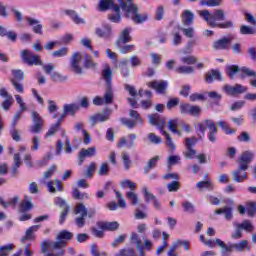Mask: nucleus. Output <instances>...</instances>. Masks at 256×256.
<instances>
[{"label": "nucleus", "mask_w": 256, "mask_h": 256, "mask_svg": "<svg viewBox=\"0 0 256 256\" xmlns=\"http://www.w3.org/2000/svg\"><path fill=\"white\" fill-rule=\"evenodd\" d=\"M198 15L208 23L210 27H219V29H231L233 22L226 21L224 23H217V21H225V11L217 9L213 13L209 10H199Z\"/></svg>", "instance_id": "1"}, {"label": "nucleus", "mask_w": 256, "mask_h": 256, "mask_svg": "<svg viewBox=\"0 0 256 256\" xmlns=\"http://www.w3.org/2000/svg\"><path fill=\"white\" fill-rule=\"evenodd\" d=\"M73 239V232L62 230L58 233L56 241L45 240L40 244V248L43 254L48 251H55L57 249H65L67 247V241Z\"/></svg>", "instance_id": "2"}, {"label": "nucleus", "mask_w": 256, "mask_h": 256, "mask_svg": "<svg viewBox=\"0 0 256 256\" xmlns=\"http://www.w3.org/2000/svg\"><path fill=\"white\" fill-rule=\"evenodd\" d=\"M150 125H154L155 127H158V129L161 131L162 135L166 137V145L168 147V151L170 153H173L177 147L175 146V142H173V139L171 138V135L165 131V117L161 116L160 114H151L148 116Z\"/></svg>", "instance_id": "3"}, {"label": "nucleus", "mask_w": 256, "mask_h": 256, "mask_svg": "<svg viewBox=\"0 0 256 256\" xmlns=\"http://www.w3.org/2000/svg\"><path fill=\"white\" fill-rule=\"evenodd\" d=\"M216 243L220 249H222V253H233L234 251H237L238 253H243V251H251V246H249V241L247 240H241L237 243H231L228 242L227 244L219 239L216 238Z\"/></svg>", "instance_id": "4"}, {"label": "nucleus", "mask_w": 256, "mask_h": 256, "mask_svg": "<svg viewBox=\"0 0 256 256\" xmlns=\"http://www.w3.org/2000/svg\"><path fill=\"white\" fill-rule=\"evenodd\" d=\"M75 215H80L75 218V224L78 229H83L85 227V218L87 217H95V208H90L87 212V207L85 204L78 203L74 208Z\"/></svg>", "instance_id": "5"}, {"label": "nucleus", "mask_w": 256, "mask_h": 256, "mask_svg": "<svg viewBox=\"0 0 256 256\" xmlns=\"http://www.w3.org/2000/svg\"><path fill=\"white\" fill-rule=\"evenodd\" d=\"M122 11H124L125 17H127V19H132V21L137 24L145 23V21L148 19L147 14L139 13L137 5L131 2V0H128V5L123 8Z\"/></svg>", "instance_id": "6"}, {"label": "nucleus", "mask_w": 256, "mask_h": 256, "mask_svg": "<svg viewBox=\"0 0 256 256\" xmlns=\"http://www.w3.org/2000/svg\"><path fill=\"white\" fill-rule=\"evenodd\" d=\"M199 131L202 133V135H200V139H203V137H205V131H207V129H209L208 132V139L211 143H215V141H217V126H215V122L213 120H209L206 119L200 123H198L197 125Z\"/></svg>", "instance_id": "7"}, {"label": "nucleus", "mask_w": 256, "mask_h": 256, "mask_svg": "<svg viewBox=\"0 0 256 256\" xmlns=\"http://www.w3.org/2000/svg\"><path fill=\"white\" fill-rule=\"evenodd\" d=\"M31 119H32L33 125L29 127V131L34 135L41 133V131H43V128L45 127V120L43 119V117L39 115V112L32 111Z\"/></svg>", "instance_id": "8"}, {"label": "nucleus", "mask_w": 256, "mask_h": 256, "mask_svg": "<svg viewBox=\"0 0 256 256\" xmlns=\"http://www.w3.org/2000/svg\"><path fill=\"white\" fill-rule=\"evenodd\" d=\"M25 79V74L22 70H12V78L10 79V83L14 87L17 93H25V88L21 81Z\"/></svg>", "instance_id": "9"}, {"label": "nucleus", "mask_w": 256, "mask_h": 256, "mask_svg": "<svg viewBox=\"0 0 256 256\" xmlns=\"http://www.w3.org/2000/svg\"><path fill=\"white\" fill-rule=\"evenodd\" d=\"M20 55L22 61L27 65H43V61H41V57L39 55L34 54L29 50H21Z\"/></svg>", "instance_id": "10"}, {"label": "nucleus", "mask_w": 256, "mask_h": 256, "mask_svg": "<svg viewBox=\"0 0 256 256\" xmlns=\"http://www.w3.org/2000/svg\"><path fill=\"white\" fill-rule=\"evenodd\" d=\"M54 204L60 207V209H63L59 219L60 225H63L65 223V219H67V215H69V211L71 208L69 207V205H67V202L61 197L55 198Z\"/></svg>", "instance_id": "11"}, {"label": "nucleus", "mask_w": 256, "mask_h": 256, "mask_svg": "<svg viewBox=\"0 0 256 256\" xmlns=\"http://www.w3.org/2000/svg\"><path fill=\"white\" fill-rule=\"evenodd\" d=\"M81 61H83V56L79 52H74L70 60V67L76 75H81L83 73Z\"/></svg>", "instance_id": "12"}, {"label": "nucleus", "mask_w": 256, "mask_h": 256, "mask_svg": "<svg viewBox=\"0 0 256 256\" xmlns=\"http://www.w3.org/2000/svg\"><path fill=\"white\" fill-rule=\"evenodd\" d=\"M233 39H235V37L233 36L220 38L213 42L212 48L214 49V51H225L229 49V46L231 45V41H233Z\"/></svg>", "instance_id": "13"}, {"label": "nucleus", "mask_w": 256, "mask_h": 256, "mask_svg": "<svg viewBox=\"0 0 256 256\" xmlns=\"http://www.w3.org/2000/svg\"><path fill=\"white\" fill-rule=\"evenodd\" d=\"M223 91L226 93V95L235 97V95H241L243 93H247V87L241 84H236L234 86L226 84L223 86Z\"/></svg>", "instance_id": "14"}, {"label": "nucleus", "mask_w": 256, "mask_h": 256, "mask_svg": "<svg viewBox=\"0 0 256 256\" xmlns=\"http://www.w3.org/2000/svg\"><path fill=\"white\" fill-rule=\"evenodd\" d=\"M180 113H182V115H192V117H199V115H201V107L182 103L180 104Z\"/></svg>", "instance_id": "15"}, {"label": "nucleus", "mask_w": 256, "mask_h": 256, "mask_svg": "<svg viewBox=\"0 0 256 256\" xmlns=\"http://www.w3.org/2000/svg\"><path fill=\"white\" fill-rule=\"evenodd\" d=\"M147 86L150 87V89H154V91L158 92L160 95H165L169 82H167V80H154L148 82Z\"/></svg>", "instance_id": "16"}, {"label": "nucleus", "mask_w": 256, "mask_h": 256, "mask_svg": "<svg viewBox=\"0 0 256 256\" xmlns=\"http://www.w3.org/2000/svg\"><path fill=\"white\" fill-rule=\"evenodd\" d=\"M247 166L239 165L237 170L232 172L233 181L236 183H243V181H247Z\"/></svg>", "instance_id": "17"}, {"label": "nucleus", "mask_w": 256, "mask_h": 256, "mask_svg": "<svg viewBox=\"0 0 256 256\" xmlns=\"http://www.w3.org/2000/svg\"><path fill=\"white\" fill-rule=\"evenodd\" d=\"M81 109V106L77 103H70V104H64L61 115V119H65L68 115H71V117H75L77 115V111Z\"/></svg>", "instance_id": "18"}, {"label": "nucleus", "mask_w": 256, "mask_h": 256, "mask_svg": "<svg viewBox=\"0 0 256 256\" xmlns=\"http://www.w3.org/2000/svg\"><path fill=\"white\" fill-rule=\"evenodd\" d=\"M95 33L97 37L105 39L106 41H109V39L113 37V30L111 29V25L109 24H104L102 28H96Z\"/></svg>", "instance_id": "19"}, {"label": "nucleus", "mask_w": 256, "mask_h": 256, "mask_svg": "<svg viewBox=\"0 0 256 256\" xmlns=\"http://www.w3.org/2000/svg\"><path fill=\"white\" fill-rule=\"evenodd\" d=\"M101 79L106 87H113V70L109 65H105L101 72Z\"/></svg>", "instance_id": "20"}, {"label": "nucleus", "mask_w": 256, "mask_h": 256, "mask_svg": "<svg viewBox=\"0 0 256 256\" xmlns=\"http://www.w3.org/2000/svg\"><path fill=\"white\" fill-rule=\"evenodd\" d=\"M109 117H111V110L106 109L102 111V113H98L90 117V121L92 125H97V123H103L105 121H109Z\"/></svg>", "instance_id": "21"}, {"label": "nucleus", "mask_w": 256, "mask_h": 256, "mask_svg": "<svg viewBox=\"0 0 256 256\" xmlns=\"http://www.w3.org/2000/svg\"><path fill=\"white\" fill-rule=\"evenodd\" d=\"M131 245H135L137 251H139L140 256H145V251L143 250V240H141V236L137 234V232H132L130 236Z\"/></svg>", "instance_id": "22"}, {"label": "nucleus", "mask_w": 256, "mask_h": 256, "mask_svg": "<svg viewBox=\"0 0 256 256\" xmlns=\"http://www.w3.org/2000/svg\"><path fill=\"white\" fill-rule=\"evenodd\" d=\"M64 13H65V15L70 17L71 21L75 25H86L87 24V20H85V18H81V16H79L77 11H75V10L68 9V10H65Z\"/></svg>", "instance_id": "23"}, {"label": "nucleus", "mask_w": 256, "mask_h": 256, "mask_svg": "<svg viewBox=\"0 0 256 256\" xmlns=\"http://www.w3.org/2000/svg\"><path fill=\"white\" fill-rule=\"evenodd\" d=\"M97 155V149L95 147H90V148H83L79 152V165H83V162L87 157H95Z\"/></svg>", "instance_id": "24"}, {"label": "nucleus", "mask_w": 256, "mask_h": 256, "mask_svg": "<svg viewBox=\"0 0 256 256\" xmlns=\"http://www.w3.org/2000/svg\"><path fill=\"white\" fill-rule=\"evenodd\" d=\"M26 21L30 27H32V31H34L37 35H43V24L35 18L26 17Z\"/></svg>", "instance_id": "25"}, {"label": "nucleus", "mask_w": 256, "mask_h": 256, "mask_svg": "<svg viewBox=\"0 0 256 256\" xmlns=\"http://www.w3.org/2000/svg\"><path fill=\"white\" fill-rule=\"evenodd\" d=\"M253 159H255V154H253L251 151H245L238 159V165H244L246 166V169H249V163H251Z\"/></svg>", "instance_id": "26"}, {"label": "nucleus", "mask_w": 256, "mask_h": 256, "mask_svg": "<svg viewBox=\"0 0 256 256\" xmlns=\"http://www.w3.org/2000/svg\"><path fill=\"white\" fill-rule=\"evenodd\" d=\"M241 71V75H240V79H245V77H253V80H250V85L252 87H256V71L255 70H251L250 68L247 67H242L240 69Z\"/></svg>", "instance_id": "27"}, {"label": "nucleus", "mask_w": 256, "mask_h": 256, "mask_svg": "<svg viewBox=\"0 0 256 256\" xmlns=\"http://www.w3.org/2000/svg\"><path fill=\"white\" fill-rule=\"evenodd\" d=\"M118 6L115 0H99L98 11H109L110 9L113 11Z\"/></svg>", "instance_id": "28"}, {"label": "nucleus", "mask_w": 256, "mask_h": 256, "mask_svg": "<svg viewBox=\"0 0 256 256\" xmlns=\"http://www.w3.org/2000/svg\"><path fill=\"white\" fill-rule=\"evenodd\" d=\"M137 139V135L136 134H129L128 135V142H127V138L122 137L120 138L119 142H118V147H124V145H126V147L128 149H131V147H135V140Z\"/></svg>", "instance_id": "29"}, {"label": "nucleus", "mask_w": 256, "mask_h": 256, "mask_svg": "<svg viewBox=\"0 0 256 256\" xmlns=\"http://www.w3.org/2000/svg\"><path fill=\"white\" fill-rule=\"evenodd\" d=\"M41 226L39 225H34L29 227L26 230L25 236L21 238V242L25 243V241H33V239H35V233H37V231H39Z\"/></svg>", "instance_id": "30"}, {"label": "nucleus", "mask_w": 256, "mask_h": 256, "mask_svg": "<svg viewBox=\"0 0 256 256\" xmlns=\"http://www.w3.org/2000/svg\"><path fill=\"white\" fill-rule=\"evenodd\" d=\"M33 207V198L31 196H25L24 200L20 203L19 213H27V211H31Z\"/></svg>", "instance_id": "31"}, {"label": "nucleus", "mask_w": 256, "mask_h": 256, "mask_svg": "<svg viewBox=\"0 0 256 256\" xmlns=\"http://www.w3.org/2000/svg\"><path fill=\"white\" fill-rule=\"evenodd\" d=\"M181 19L183 25L189 27L190 25H193L195 14H193V12H191L190 10H184L181 14Z\"/></svg>", "instance_id": "32"}, {"label": "nucleus", "mask_w": 256, "mask_h": 256, "mask_svg": "<svg viewBox=\"0 0 256 256\" xmlns=\"http://www.w3.org/2000/svg\"><path fill=\"white\" fill-rule=\"evenodd\" d=\"M131 28H126L120 34V37L116 41V45H125V43L131 42Z\"/></svg>", "instance_id": "33"}, {"label": "nucleus", "mask_w": 256, "mask_h": 256, "mask_svg": "<svg viewBox=\"0 0 256 256\" xmlns=\"http://www.w3.org/2000/svg\"><path fill=\"white\" fill-rule=\"evenodd\" d=\"M102 98L104 99L105 105H111V103H113V100L115 99V92L113 91V86H106L105 93Z\"/></svg>", "instance_id": "34"}, {"label": "nucleus", "mask_w": 256, "mask_h": 256, "mask_svg": "<svg viewBox=\"0 0 256 256\" xmlns=\"http://www.w3.org/2000/svg\"><path fill=\"white\" fill-rule=\"evenodd\" d=\"M98 227L104 231H117L119 229V222H99Z\"/></svg>", "instance_id": "35"}, {"label": "nucleus", "mask_w": 256, "mask_h": 256, "mask_svg": "<svg viewBox=\"0 0 256 256\" xmlns=\"http://www.w3.org/2000/svg\"><path fill=\"white\" fill-rule=\"evenodd\" d=\"M223 81V78L221 76V72L218 70H211L210 72L206 73L205 81L206 83H213V81Z\"/></svg>", "instance_id": "36"}, {"label": "nucleus", "mask_w": 256, "mask_h": 256, "mask_svg": "<svg viewBox=\"0 0 256 256\" xmlns=\"http://www.w3.org/2000/svg\"><path fill=\"white\" fill-rule=\"evenodd\" d=\"M114 13L108 14V19L111 23H119L121 21V5L115 6L112 10Z\"/></svg>", "instance_id": "37"}, {"label": "nucleus", "mask_w": 256, "mask_h": 256, "mask_svg": "<svg viewBox=\"0 0 256 256\" xmlns=\"http://www.w3.org/2000/svg\"><path fill=\"white\" fill-rule=\"evenodd\" d=\"M234 227L243 229L244 231H247V233H253V231H255V226L249 220H244L241 224L234 223Z\"/></svg>", "instance_id": "38"}, {"label": "nucleus", "mask_w": 256, "mask_h": 256, "mask_svg": "<svg viewBox=\"0 0 256 256\" xmlns=\"http://www.w3.org/2000/svg\"><path fill=\"white\" fill-rule=\"evenodd\" d=\"M216 215H224L225 219L227 221H231L233 219V209L231 207H224V208H219L218 210L215 211Z\"/></svg>", "instance_id": "39"}, {"label": "nucleus", "mask_w": 256, "mask_h": 256, "mask_svg": "<svg viewBox=\"0 0 256 256\" xmlns=\"http://www.w3.org/2000/svg\"><path fill=\"white\" fill-rule=\"evenodd\" d=\"M196 187L198 189H207L208 191H213L214 189V185L213 182L211 181V179H206L204 181H200L196 184Z\"/></svg>", "instance_id": "40"}, {"label": "nucleus", "mask_w": 256, "mask_h": 256, "mask_svg": "<svg viewBox=\"0 0 256 256\" xmlns=\"http://www.w3.org/2000/svg\"><path fill=\"white\" fill-rule=\"evenodd\" d=\"M218 127H221V129L224 131L226 135H235L236 130L229 127V124L225 121H218L217 122Z\"/></svg>", "instance_id": "41"}, {"label": "nucleus", "mask_w": 256, "mask_h": 256, "mask_svg": "<svg viewBox=\"0 0 256 256\" xmlns=\"http://www.w3.org/2000/svg\"><path fill=\"white\" fill-rule=\"evenodd\" d=\"M175 71L180 75H191L192 73H195V68L192 66H180L177 67Z\"/></svg>", "instance_id": "42"}, {"label": "nucleus", "mask_w": 256, "mask_h": 256, "mask_svg": "<svg viewBox=\"0 0 256 256\" xmlns=\"http://www.w3.org/2000/svg\"><path fill=\"white\" fill-rule=\"evenodd\" d=\"M159 161V156H155L154 158H151L147 165L144 167V173L147 175L151 169H155L157 167V162Z\"/></svg>", "instance_id": "43"}, {"label": "nucleus", "mask_w": 256, "mask_h": 256, "mask_svg": "<svg viewBox=\"0 0 256 256\" xmlns=\"http://www.w3.org/2000/svg\"><path fill=\"white\" fill-rule=\"evenodd\" d=\"M50 79H52L54 83H65V81H67L69 78L59 72H53L50 76Z\"/></svg>", "instance_id": "44"}, {"label": "nucleus", "mask_w": 256, "mask_h": 256, "mask_svg": "<svg viewBox=\"0 0 256 256\" xmlns=\"http://www.w3.org/2000/svg\"><path fill=\"white\" fill-rule=\"evenodd\" d=\"M46 185H47L48 190H49L50 193H55L56 192L55 186H53V185H56L58 191H63V186L61 185V181H59V180L50 181Z\"/></svg>", "instance_id": "45"}, {"label": "nucleus", "mask_w": 256, "mask_h": 256, "mask_svg": "<svg viewBox=\"0 0 256 256\" xmlns=\"http://www.w3.org/2000/svg\"><path fill=\"white\" fill-rule=\"evenodd\" d=\"M116 46L123 55H127V53H133V51H135V45L120 44Z\"/></svg>", "instance_id": "46"}, {"label": "nucleus", "mask_w": 256, "mask_h": 256, "mask_svg": "<svg viewBox=\"0 0 256 256\" xmlns=\"http://www.w3.org/2000/svg\"><path fill=\"white\" fill-rule=\"evenodd\" d=\"M72 197L74 199H78L79 201H83L85 199H89V194L86 192L81 193V191H79V189L74 188L73 192H72Z\"/></svg>", "instance_id": "47"}, {"label": "nucleus", "mask_w": 256, "mask_h": 256, "mask_svg": "<svg viewBox=\"0 0 256 256\" xmlns=\"http://www.w3.org/2000/svg\"><path fill=\"white\" fill-rule=\"evenodd\" d=\"M239 73V66L237 65H230L226 67V75L230 77V79H234L235 75Z\"/></svg>", "instance_id": "48"}, {"label": "nucleus", "mask_w": 256, "mask_h": 256, "mask_svg": "<svg viewBox=\"0 0 256 256\" xmlns=\"http://www.w3.org/2000/svg\"><path fill=\"white\" fill-rule=\"evenodd\" d=\"M144 141H149V143H152L153 145H159V143H161L162 140H161V137L151 132L147 135Z\"/></svg>", "instance_id": "49"}, {"label": "nucleus", "mask_w": 256, "mask_h": 256, "mask_svg": "<svg viewBox=\"0 0 256 256\" xmlns=\"http://www.w3.org/2000/svg\"><path fill=\"white\" fill-rule=\"evenodd\" d=\"M126 199L131 203V205H138L139 204V196L137 193L133 191H129L126 193Z\"/></svg>", "instance_id": "50"}, {"label": "nucleus", "mask_w": 256, "mask_h": 256, "mask_svg": "<svg viewBox=\"0 0 256 256\" xmlns=\"http://www.w3.org/2000/svg\"><path fill=\"white\" fill-rule=\"evenodd\" d=\"M56 171H57L56 165L50 166V168L43 173L42 183H45V180H47V179H51Z\"/></svg>", "instance_id": "51"}, {"label": "nucleus", "mask_w": 256, "mask_h": 256, "mask_svg": "<svg viewBox=\"0 0 256 256\" xmlns=\"http://www.w3.org/2000/svg\"><path fill=\"white\" fill-rule=\"evenodd\" d=\"M246 213L248 217H253L254 215H256V202L246 203Z\"/></svg>", "instance_id": "52"}, {"label": "nucleus", "mask_w": 256, "mask_h": 256, "mask_svg": "<svg viewBox=\"0 0 256 256\" xmlns=\"http://www.w3.org/2000/svg\"><path fill=\"white\" fill-rule=\"evenodd\" d=\"M120 186L123 189H129L131 191H135L137 189V184L135 182H132L131 180H123L120 182Z\"/></svg>", "instance_id": "53"}, {"label": "nucleus", "mask_w": 256, "mask_h": 256, "mask_svg": "<svg viewBox=\"0 0 256 256\" xmlns=\"http://www.w3.org/2000/svg\"><path fill=\"white\" fill-rule=\"evenodd\" d=\"M179 30L182 31L183 35L188 39H193V37H195V28L193 27H188V28L179 27Z\"/></svg>", "instance_id": "54"}, {"label": "nucleus", "mask_w": 256, "mask_h": 256, "mask_svg": "<svg viewBox=\"0 0 256 256\" xmlns=\"http://www.w3.org/2000/svg\"><path fill=\"white\" fill-rule=\"evenodd\" d=\"M183 211L184 213H189L190 215H193L195 213V205L189 201H185L182 203Z\"/></svg>", "instance_id": "55"}, {"label": "nucleus", "mask_w": 256, "mask_h": 256, "mask_svg": "<svg viewBox=\"0 0 256 256\" xmlns=\"http://www.w3.org/2000/svg\"><path fill=\"white\" fill-rule=\"evenodd\" d=\"M223 3V0H201L200 5H206L207 7H219Z\"/></svg>", "instance_id": "56"}, {"label": "nucleus", "mask_w": 256, "mask_h": 256, "mask_svg": "<svg viewBox=\"0 0 256 256\" xmlns=\"http://www.w3.org/2000/svg\"><path fill=\"white\" fill-rule=\"evenodd\" d=\"M115 256H137V254L135 253V249L127 248L119 250V252H117Z\"/></svg>", "instance_id": "57"}, {"label": "nucleus", "mask_w": 256, "mask_h": 256, "mask_svg": "<svg viewBox=\"0 0 256 256\" xmlns=\"http://www.w3.org/2000/svg\"><path fill=\"white\" fill-rule=\"evenodd\" d=\"M84 67L85 69H95V67H97V63L93 61V58H91V56L86 55L85 61H84Z\"/></svg>", "instance_id": "58"}, {"label": "nucleus", "mask_w": 256, "mask_h": 256, "mask_svg": "<svg viewBox=\"0 0 256 256\" xmlns=\"http://www.w3.org/2000/svg\"><path fill=\"white\" fill-rule=\"evenodd\" d=\"M21 154L16 153L14 154V165L12 166V172L13 173H17V169H19V167H21Z\"/></svg>", "instance_id": "59"}, {"label": "nucleus", "mask_w": 256, "mask_h": 256, "mask_svg": "<svg viewBox=\"0 0 256 256\" xmlns=\"http://www.w3.org/2000/svg\"><path fill=\"white\" fill-rule=\"evenodd\" d=\"M183 155L186 159H195L197 157V151L194 148H185Z\"/></svg>", "instance_id": "60"}, {"label": "nucleus", "mask_w": 256, "mask_h": 256, "mask_svg": "<svg viewBox=\"0 0 256 256\" xmlns=\"http://www.w3.org/2000/svg\"><path fill=\"white\" fill-rule=\"evenodd\" d=\"M240 33L241 35H255L256 31L251 26L243 25L240 27Z\"/></svg>", "instance_id": "61"}, {"label": "nucleus", "mask_w": 256, "mask_h": 256, "mask_svg": "<svg viewBox=\"0 0 256 256\" xmlns=\"http://www.w3.org/2000/svg\"><path fill=\"white\" fill-rule=\"evenodd\" d=\"M181 187V184L178 181H172L167 184V189L170 193H177Z\"/></svg>", "instance_id": "62"}, {"label": "nucleus", "mask_w": 256, "mask_h": 256, "mask_svg": "<svg viewBox=\"0 0 256 256\" xmlns=\"http://www.w3.org/2000/svg\"><path fill=\"white\" fill-rule=\"evenodd\" d=\"M59 127H60V121L56 122L55 124H53L48 132L45 134V138L47 139V137H53V135L59 131Z\"/></svg>", "instance_id": "63"}, {"label": "nucleus", "mask_w": 256, "mask_h": 256, "mask_svg": "<svg viewBox=\"0 0 256 256\" xmlns=\"http://www.w3.org/2000/svg\"><path fill=\"white\" fill-rule=\"evenodd\" d=\"M15 247L13 244H8L0 247V256H9V252Z\"/></svg>", "instance_id": "64"}]
</instances>
